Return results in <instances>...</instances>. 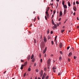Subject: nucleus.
Here are the masks:
<instances>
[{"instance_id": "bf43d9fd", "label": "nucleus", "mask_w": 79, "mask_h": 79, "mask_svg": "<svg viewBox=\"0 0 79 79\" xmlns=\"http://www.w3.org/2000/svg\"><path fill=\"white\" fill-rule=\"evenodd\" d=\"M39 55H40V57H41V54H40Z\"/></svg>"}, {"instance_id": "a19ab883", "label": "nucleus", "mask_w": 79, "mask_h": 79, "mask_svg": "<svg viewBox=\"0 0 79 79\" xmlns=\"http://www.w3.org/2000/svg\"><path fill=\"white\" fill-rule=\"evenodd\" d=\"M69 48H70V47L69 46H68L67 48V49L69 50Z\"/></svg>"}, {"instance_id": "f3484780", "label": "nucleus", "mask_w": 79, "mask_h": 79, "mask_svg": "<svg viewBox=\"0 0 79 79\" xmlns=\"http://www.w3.org/2000/svg\"><path fill=\"white\" fill-rule=\"evenodd\" d=\"M68 5L69 6H71V4L70 3V2H68Z\"/></svg>"}, {"instance_id": "5fc2aeb1", "label": "nucleus", "mask_w": 79, "mask_h": 79, "mask_svg": "<svg viewBox=\"0 0 79 79\" xmlns=\"http://www.w3.org/2000/svg\"><path fill=\"white\" fill-rule=\"evenodd\" d=\"M77 20H78V21H79V17H77Z\"/></svg>"}, {"instance_id": "4be33fe9", "label": "nucleus", "mask_w": 79, "mask_h": 79, "mask_svg": "<svg viewBox=\"0 0 79 79\" xmlns=\"http://www.w3.org/2000/svg\"><path fill=\"white\" fill-rule=\"evenodd\" d=\"M50 31V30L49 29H48L47 30V34H49V32Z\"/></svg>"}, {"instance_id": "7c9ffc66", "label": "nucleus", "mask_w": 79, "mask_h": 79, "mask_svg": "<svg viewBox=\"0 0 79 79\" xmlns=\"http://www.w3.org/2000/svg\"><path fill=\"white\" fill-rule=\"evenodd\" d=\"M52 45H53L54 44V43L53 41H52Z\"/></svg>"}, {"instance_id": "5701e85b", "label": "nucleus", "mask_w": 79, "mask_h": 79, "mask_svg": "<svg viewBox=\"0 0 79 79\" xmlns=\"http://www.w3.org/2000/svg\"><path fill=\"white\" fill-rule=\"evenodd\" d=\"M61 56H60L59 57V61H61V59H62Z\"/></svg>"}, {"instance_id": "20e7f679", "label": "nucleus", "mask_w": 79, "mask_h": 79, "mask_svg": "<svg viewBox=\"0 0 79 79\" xmlns=\"http://www.w3.org/2000/svg\"><path fill=\"white\" fill-rule=\"evenodd\" d=\"M59 46L60 48H62V47H63V44L61 43H60L59 44Z\"/></svg>"}, {"instance_id": "603ef678", "label": "nucleus", "mask_w": 79, "mask_h": 79, "mask_svg": "<svg viewBox=\"0 0 79 79\" xmlns=\"http://www.w3.org/2000/svg\"><path fill=\"white\" fill-rule=\"evenodd\" d=\"M37 18L38 20H39L40 19H39V16H38Z\"/></svg>"}, {"instance_id": "8fccbe9b", "label": "nucleus", "mask_w": 79, "mask_h": 79, "mask_svg": "<svg viewBox=\"0 0 79 79\" xmlns=\"http://www.w3.org/2000/svg\"><path fill=\"white\" fill-rule=\"evenodd\" d=\"M6 71H5L4 73H3V74H5V73H6Z\"/></svg>"}, {"instance_id": "a878e982", "label": "nucleus", "mask_w": 79, "mask_h": 79, "mask_svg": "<svg viewBox=\"0 0 79 79\" xmlns=\"http://www.w3.org/2000/svg\"><path fill=\"white\" fill-rule=\"evenodd\" d=\"M27 64V62H25L24 64V65H25L24 66H26V64Z\"/></svg>"}, {"instance_id": "6ab92c4d", "label": "nucleus", "mask_w": 79, "mask_h": 79, "mask_svg": "<svg viewBox=\"0 0 79 79\" xmlns=\"http://www.w3.org/2000/svg\"><path fill=\"white\" fill-rule=\"evenodd\" d=\"M54 28H55V29H57V25H56V24H54Z\"/></svg>"}, {"instance_id": "680f3d73", "label": "nucleus", "mask_w": 79, "mask_h": 79, "mask_svg": "<svg viewBox=\"0 0 79 79\" xmlns=\"http://www.w3.org/2000/svg\"><path fill=\"white\" fill-rule=\"evenodd\" d=\"M53 72H54V73H55V72H56V70H53Z\"/></svg>"}, {"instance_id": "4468645a", "label": "nucleus", "mask_w": 79, "mask_h": 79, "mask_svg": "<svg viewBox=\"0 0 79 79\" xmlns=\"http://www.w3.org/2000/svg\"><path fill=\"white\" fill-rule=\"evenodd\" d=\"M35 58H34L31 61L33 62H34V61H35Z\"/></svg>"}, {"instance_id": "412c9836", "label": "nucleus", "mask_w": 79, "mask_h": 79, "mask_svg": "<svg viewBox=\"0 0 79 79\" xmlns=\"http://www.w3.org/2000/svg\"><path fill=\"white\" fill-rule=\"evenodd\" d=\"M56 69V67H53L52 68V69Z\"/></svg>"}, {"instance_id": "cd10ccee", "label": "nucleus", "mask_w": 79, "mask_h": 79, "mask_svg": "<svg viewBox=\"0 0 79 79\" xmlns=\"http://www.w3.org/2000/svg\"><path fill=\"white\" fill-rule=\"evenodd\" d=\"M49 77L48 76H47L46 78H45V79H48V78Z\"/></svg>"}, {"instance_id": "f03ea898", "label": "nucleus", "mask_w": 79, "mask_h": 79, "mask_svg": "<svg viewBox=\"0 0 79 79\" xmlns=\"http://www.w3.org/2000/svg\"><path fill=\"white\" fill-rule=\"evenodd\" d=\"M41 45V47H42V48H44V45H45V44H44V42H42Z\"/></svg>"}, {"instance_id": "393cba45", "label": "nucleus", "mask_w": 79, "mask_h": 79, "mask_svg": "<svg viewBox=\"0 0 79 79\" xmlns=\"http://www.w3.org/2000/svg\"><path fill=\"white\" fill-rule=\"evenodd\" d=\"M64 1H62V5H64Z\"/></svg>"}, {"instance_id": "b1692460", "label": "nucleus", "mask_w": 79, "mask_h": 79, "mask_svg": "<svg viewBox=\"0 0 79 79\" xmlns=\"http://www.w3.org/2000/svg\"><path fill=\"white\" fill-rule=\"evenodd\" d=\"M64 31V30H61V33H63Z\"/></svg>"}, {"instance_id": "09e8293b", "label": "nucleus", "mask_w": 79, "mask_h": 79, "mask_svg": "<svg viewBox=\"0 0 79 79\" xmlns=\"http://www.w3.org/2000/svg\"><path fill=\"white\" fill-rule=\"evenodd\" d=\"M40 62L41 63H42V59H40Z\"/></svg>"}, {"instance_id": "4d7b16f0", "label": "nucleus", "mask_w": 79, "mask_h": 79, "mask_svg": "<svg viewBox=\"0 0 79 79\" xmlns=\"http://www.w3.org/2000/svg\"><path fill=\"white\" fill-rule=\"evenodd\" d=\"M61 73H58V76H60V74Z\"/></svg>"}, {"instance_id": "774afa93", "label": "nucleus", "mask_w": 79, "mask_h": 79, "mask_svg": "<svg viewBox=\"0 0 79 79\" xmlns=\"http://www.w3.org/2000/svg\"><path fill=\"white\" fill-rule=\"evenodd\" d=\"M42 79H45V78H44L43 77H42Z\"/></svg>"}, {"instance_id": "bb28decb", "label": "nucleus", "mask_w": 79, "mask_h": 79, "mask_svg": "<svg viewBox=\"0 0 79 79\" xmlns=\"http://www.w3.org/2000/svg\"><path fill=\"white\" fill-rule=\"evenodd\" d=\"M52 24H54V22L53 21V19H52Z\"/></svg>"}, {"instance_id": "3c124183", "label": "nucleus", "mask_w": 79, "mask_h": 79, "mask_svg": "<svg viewBox=\"0 0 79 79\" xmlns=\"http://www.w3.org/2000/svg\"><path fill=\"white\" fill-rule=\"evenodd\" d=\"M73 15H74V16H75V15H76V13L74 12V13H73Z\"/></svg>"}, {"instance_id": "a211bd4d", "label": "nucleus", "mask_w": 79, "mask_h": 79, "mask_svg": "<svg viewBox=\"0 0 79 79\" xmlns=\"http://www.w3.org/2000/svg\"><path fill=\"white\" fill-rule=\"evenodd\" d=\"M34 54H32L31 57V59L32 60L33 58H34Z\"/></svg>"}, {"instance_id": "72a5a7b5", "label": "nucleus", "mask_w": 79, "mask_h": 79, "mask_svg": "<svg viewBox=\"0 0 79 79\" xmlns=\"http://www.w3.org/2000/svg\"><path fill=\"white\" fill-rule=\"evenodd\" d=\"M36 71L37 73H38L39 72V70L38 69H36Z\"/></svg>"}, {"instance_id": "7ed1b4c3", "label": "nucleus", "mask_w": 79, "mask_h": 79, "mask_svg": "<svg viewBox=\"0 0 79 79\" xmlns=\"http://www.w3.org/2000/svg\"><path fill=\"white\" fill-rule=\"evenodd\" d=\"M40 77H42V75H43V70H41L40 72Z\"/></svg>"}, {"instance_id": "c85d7f7f", "label": "nucleus", "mask_w": 79, "mask_h": 79, "mask_svg": "<svg viewBox=\"0 0 79 79\" xmlns=\"http://www.w3.org/2000/svg\"><path fill=\"white\" fill-rule=\"evenodd\" d=\"M76 3L77 4V5H79V2H78V1H76Z\"/></svg>"}, {"instance_id": "69168bd1", "label": "nucleus", "mask_w": 79, "mask_h": 79, "mask_svg": "<svg viewBox=\"0 0 79 79\" xmlns=\"http://www.w3.org/2000/svg\"><path fill=\"white\" fill-rule=\"evenodd\" d=\"M38 79H41V78H40V77H39Z\"/></svg>"}, {"instance_id": "79ce46f5", "label": "nucleus", "mask_w": 79, "mask_h": 79, "mask_svg": "<svg viewBox=\"0 0 79 79\" xmlns=\"http://www.w3.org/2000/svg\"><path fill=\"white\" fill-rule=\"evenodd\" d=\"M77 58V57H76V56H74V59H76Z\"/></svg>"}, {"instance_id": "4c0bfd02", "label": "nucleus", "mask_w": 79, "mask_h": 79, "mask_svg": "<svg viewBox=\"0 0 79 79\" xmlns=\"http://www.w3.org/2000/svg\"><path fill=\"white\" fill-rule=\"evenodd\" d=\"M33 20H34V22H35V20H36V18L35 17L34 19H33Z\"/></svg>"}, {"instance_id": "2eb2a0df", "label": "nucleus", "mask_w": 79, "mask_h": 79, "mask_svg": "<svg viewBox=\"0 0 79 79\" xmlns=\"http://www.w3.org/2000/svg\"><path fill=\"white\" fill-rule=\"evenodd\" d=\"M46 16L48 18H50V15H49V14H47Z\"/></svg>"}, {"instance_id": "39448f33", "label": "nucleus", "mask_w": 79, "mask_h": 79, "mask_svg": "<svg viewBox=\"0 0 79 79\" xmlns=\"http://www.w3.org/2000/svg\"><path fill=\"white\" fill-rule=\"evenodd\" d=\"M73 10L75 11H76V10H77V8H76V7L74 6Z\"/></svg>"}, {"instance_id": "58836bf2", "label": "nucleus", "mask_w": 79, "mask_h": 79, "mask_svg": "<svg viewBox=\"0 0 79 79\" xmlns=\"http://www.w3.org/2000/svg\"><path fill=\"white\" fill-rule=\"evenodd\" d=\"M53 31H51V34H53Z\"/></svg>"}, {"instance_id": "dca6fc26", "label": "nucleus", "mask_w": 79, "mask_h": 79, "mask_svg": "<svg viewBox=\"0 0 79 79\" xmlns=\"http://www.w3.org/2000/svg\"><path fill=\"white\" fill-rule=\"evenodd\" d=\"M49 9H50V7H48L46 9V11H48L49 10Z\"/></svg>"}, {"instance_id": "9b49d317", "label": "nucleus", "mask_w": 79, "mask_h": 79, "mask_svg": "<svg viewBox=\"0 0 79 79\" xmlns=\"http://www.w3.org/2000/svg\"><path fill=\"white\" fill-rule=\"evenodd\" d=\"M63 7H64V8L65 9H66V8H67V6L66 5H64L63 6Z\"/></svg>"}, {"instance_id": "c03bdc74", "label": "nucleus", "mask_w": 79, "mask_h": 79, "mask_svg": "<svg viewBox=\"0 0 79 79\" xmlns=\"http://www.w3.org/2000/svg\"><path fill=\"white\" fill-rule=\"evenodd\" d=\"M34 43H36V40H35V39L34 40Z\"/></svg>"}, {"instance_id": "49530a36", "label": "nucleus", "mask_w": 79, "mask_h": 79, "mask_svg": "<svg viewBox=\"0 0 79 79\" xmlns=\"http://www.w3.org/2000/svg\"><path fill=\"white\" fill-rule=\"evenodd\" d=\"M48 11H46V14L47 15V14H48Z\"/></svg>"}, {"instance_id": "a18cd8bd", "label": "nucleus", "mask_w": 79, "mask_h": 79, "mask_svg": "<svg viewBox=\"0 0 79 79\" xmlns=\"http://www.w3.org/2000/svg\"><path fill=\"white\" fill-rule=\"evenodd\" d=\"M21 62H24V60H21Z\"/></svg>"}, {"instance_id": "2f4dec72", "label": "nucleus", "mask_w": 79, "mask_h": 79, "mask_svg": "<svg viewBox=\"0 0 79 79\" xmlns=\"http://www.w3.org/2000/svg\"><path fill=\"white\" fill-rule=\"evenodd\" d=\"M31 68H29L28 69V71H31Z\"/></svg>"}, {"instance_id": "9d476101", "label": "nucleus", "mask_w": 79, "mask_h": 79, "mask_svg": "<svg viewBox=\"0 0 79 79\" xmlns=\"http://www.w3.org/2000/svg\"><path fill=\"white\" fill-rule=\"evenodd\" d=\"M44 41L45 43L47 42V38L45 37L44 38Z\"/></svg>"}, {"instance_id": "c756f323", "label": "nucleus", "mask_w": 79, "mask_h": 79, "mask_svg": "<svg viewBox=\"0 0 79 79\" xmlns=\"http://www.w3.org/2000/svg\"><path fill=\"white\" fill-rule=\"evenodd\" d=\"M57 38V35H56L55 37V40H56V39Z\"/></svg>"}, {"instance_id": "f8f14e48", "label": "nucleus", "mask_w": 79, "mask_h": 79, "mask_svg": "<svg viewBox=\"0 0 79 79\" xmlns=\"http://www.w3.org/2000/svg\"><path fill=\"white\" fill-rule=\"evenodd\" d=\"M60 16H62V15H63V13H62V11H60Z\"/></svg>"}, {"instance_id": "ddd939ff", "label": "nucleus", "mask_w": 79, "mask_h": 79, "mask_svg": "<svg viewBox=\"0 0 79 79\" xmlns=\"http://www.w3.org/2000/svg\"><path fill=\"white\" fill-rule=\"evenodd\" d=\"M25 66V65L23 64L21 66V67L20 68L21 69H23V66Z\"/></svg>"}, {"instance_id": "f257e3e1", "label": "nucleus", "mask_w": 79, "mask_h": 79, "mask_svg": "<svg viewBox=\"0 0 79 79\" xmlns=\"http://www.w3.org/2000/svg\"><path fill=\"white\" fill-rule=\"evenodd\" d=\"M51 61V59H49L48 60V61L47 62L48 66H50V61Z\"/></svg>"}, {"instance_id": "c9c22d12", "label": "nucleus", "mask_w": 79, "mask_h": 79, "mask_svg": "<svg viewBox=\"0 0 79 79\" xmlns=\"http://www.w3.org/2000/svg\"><path fill=\"white\" fill-rule=\"evenodd\" d=\"M60 53L62 55L63 54V52H62V51H60Z\"/></svg>"}, {"instance_id": "37998d69", "label": "nucleus", "mask_w": 79, "mask_h": 79, "mask_svg": "<svg viewBox=\"0 0 79 79\" xmlns=\"http://www.w3.org/2000/svg\"><path fill=\"white\" fill-rule=\"evenodd\" d=\"M68 61H69V62H70V59L69 58L68 59Z\"/></svg>"}, {"instance_id": "0e129e2a", "label": "nucleus", "mask_w": 79, "mask_h": 79, "mask_svg": "<svg viewBox=\"0 0 79 79\" xmlns=\"http://www.w3.org/2000/svg\"><path fill=\"white\" fill-rule=\"evenodd\" d=\"M35 79H37L36 77H35Z\"/></svg>"}, {"instance_id": "0eeeda50", "label": "nucleus", "mask_w": 79, "mask_h": 79, "mask_svg": "<svg viewBox=\"0 0 79 79\" xmlns=\"http://www.w3.org/2000/svg\"><path fill=\"white\" fill-rule=\"evenodd\" d=\"M30 58H31V56L30 55H29L27 57V60L29 61V60H30Z\"/></svg>"}, {"instance_id": "864d4df0", "label": "nucleus", "mask_w": 79, "mask_h": 79, "mask_svg": "<svg viewBox=\"0 0 79 79\" xmlns=\"http://www.w3.org/2000/svg\"><path fill=\"white\" fill-rule=\"evenodd\" d=\"M53 17H54V15H52V18H53Z\"/></svg>"}, {"instance_id": "13d9d810", "label": "nucleus", "mask_w": 79, "mask_h": 79, "mask_svg": "<svg viewBox=\"0 0 79 79\" xmlns=\"http://www.w3.org/2000/svg\"><path fill=\"white\" fill-rule=\"evenodd\" d=\"M50 5H51L52 6V5H53V3H52V4H50Z\"/></svg>"}, {"instance_id": "de8ad7c7", "label": "nucleus", "mask_w": 79, "mask_h": 79, "mask_svg": "<svg viewBox=\"0 0 79 79\" xmlns=\"http://www.w3.org/2000/svg\"><path fill=\"white\" fill-rule=\"evenodd\" d=\"M61 18H60L59 19V20H58V21H60L61 20Z\"/></svg>"}, {"instance_id": "6e6d98bb", "label": "nucleus", "mask_w": 79, "mask_h": 79, "mask_svg": "<svg viewBox=\"0 0 79 79\" xmlns=\"http://www.w3.org/2000/svg\"><path fill=\"white\" fill-rule=\"evenodd\" d=\"M44 56H45V57H46V56H47V54H45Z\"/></svg>"}, {"instance_id": "6e6552de", "label": "nucleus", "mask_w": 79, "mask_h": 79, "mask_svg": "<svg viewBox=\"0 0 79 79\" xmlns=\"http://www.w3.org/2000/svg\"><path fill=\"white\" fill-rule=\"evenodd\" d=\"M72 56V52H70L68 56Z\"/></svg>"}, {"instance_id": "052dcab7", "label": "nucleus", "mask_w": 79, "mask_h": 79, "mask_svg": "<svg viewBox=\"0 0 79 79\" xmlns=\"http://www.w3.org/2000/svg\"><path fill=\"white\" fill-rule=\"evenodd\" d=\"M32 25V24H30V27H31Z\"/></svg>"}, {"instance_id": "1a4fd4ad", "label": "nucleus", "mask_w": 79, "mask_h": 79, "mask_svg": "<svg viewBox=\"0 0 79 79\" xmlns=\"http://www.w3.org/2000/svg\"><path fill=\"white\" fill-rule=\"evenodd\" d=\"M46 76V73H44V74L43 75V76L42 77H44V78H45Z\"/></svg>"}, {"instance_id": "473e14b6", "label": "nucleus", "mask_w": 79, "mask_h": 79, "mask_svg": "<svg viewBox=\"0 0 79 79\" xmlns=\"http://www.w3.org/2000/svg\"><path fill=\"white\" fill-rule=\"evenodd\" d=\"M26 73H25L24 75H23V76L24 77H25V76H26Z\"/></svg>"}, {"instance_id": "ea45409f", "label": "nucleus", "mask_w": 79, "mask_h": 79, "mask_svg": "<svg viewBox=\"0 0 79 79\" xmlns=\"http://www.w3.org/2000/svg\"><path fill=\"white\" fill-rule=\"evenodd\" d=\"M37 65V64H36V63H35L34 64V66H36V65Z\"/></svg>"}, {"instance_id": "423d86ee", "label": "nucleus", "mask_w": 79, "mask_h": 79, "mask_svg": "<svg viewBox=\"0 0 79 79\" xmlns=\"http://www.w3.org/2000/svg\"><path fill=\"white\" fill-rule=\"evenodd\" d=\"M47 51V47H46L45 49L43 51V53L44 54Z\"/></svg>"}, {"instance_id": "aec40b11", "label": "nucleus", "mask_w": 79, "mask_h": 79, "mask_svg": "<svg viewBox=\"0 0 79 79\" xmlns=\"http://www.w3.org/2000/svg\"><path fill=\"white\" fill-rule=\"evenodd\" d=\"M67 10L66 9L64 10V14H66V13Z\"/></svg>"}, {"instance_id": "e433bc0d", "label": "nucleus", "mask_w": 79, "mask_h": 79, "mask_svg": "<svg viewBox=\"0 0 79 79\" xmlns=\"http://www.w3.org/2000/svg\"><path fill=\"white\" fill-rule=\"evenodd\" d=\"M45 18L46 20H47V17L46 16H45Z\"/></svg>"}, {"instance_id": "e2e57ef3", "label": "nucleus", "mask_w": 79, "mask_h": 79, "mask_svg": "<svg viewBox=\"0 0 79 79\" xmlns=\"http://www.w3.org/2000/svg\"><path fill=\"white\" fill-rule=\"evenodd\" d=\"M33 13L34 14H35V11H34Z\"/></svg>"}, {"instance_id": "338daca9", "label": "nucleus", "mask_w": 79, "mask_h": 79, "mask_svg": "<svg viewBox=\"0 0 79 79\" xmlns=\"http://www.w3.org/2000/svg\"><path fill=\"white\" fill-rule=\"evenodd\" d=\"M75 2H73V5H75Z\"/></svg>"}, {"instance_id": "f704fd0d", "label": "nucleus", "mask_w": 79, "mask_h": 79, "mask_svg": "<svg viewBox=\"0 0 79 79\" xmlns=\"http://www.w3.org/2000/svg\"><path fill=\"white\" fill-rule=\"evenodd\" d=\"M55 13H56V11L55 10H54L53 12V14L55 15Z\"/></svg>"}]
</instances>
